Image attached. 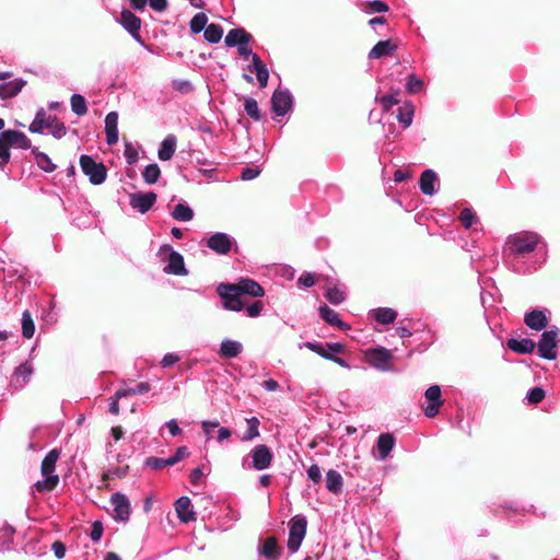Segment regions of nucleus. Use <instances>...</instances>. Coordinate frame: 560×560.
Segmentation results:
<instances>
[{"label":"nucleus","mask_w":560,"mask_h":560,"mask_svg":"<svg viewBox=\"0 0 560 560\" xmlns=\"http://www.w3.org/2000/svg\"><path fill=\"white\" fill-rule=\"evenodd\" d=\"M539 244H544V241L538 233L522 231L506 237L504 249L515 258H523L533 253Z\"/></svg>","instance_id":"nucleus-1"},{"label":"nucleus","mask_w":560,"mask_h":560,"mask_svg":"<svg viewBox=\"0 0 560 560\" xmlns=\"http://www.w3.org/2000/svg\"><path fill=\"white\" fill-rule=\"evenodd\" d=\"M10 148L31 149V140L19 130L8 129L0 133V168H3L11 159Z\"/></svg>","instance_id":"nucleus-2"},{"label":"nucleus","mask_w":560,"mask_h":560,"mask_svg":"<svg viewBox=\"0 0 560 560\" xmlns=\"http://www.w3.org/2000/svg\"><path fill=\"white\" fill-rule=\"evenodd\" d=\"M59 456L60 452L54 448L49 451L48 454L43 459L42 475L44 479L35 483V488L38 492H48L57 487L59 482V477L55 475L54 471Z\"/></svg>","instance_id":"nucleus-3"},{"label":"nucleus","mask_w":560,"mask_h":560,"mask_svg":"<svg viewBox=\"0 0 560 560\" xmlns=\"http://www.w3.org/2000/svg\"><path fill=\"white\" fill-rule=\"evenodd\" d=\"M161 261L165 262L163 271L167 275L187 276L188 270L185 267L184 257L180 253L174 250L172 246L162 245L158 252Z\"/></svg>","instance_id":"nucleus-4"},{"label":"nucleus","mask_w":560,"mask_h":560,"mask_svg":"<svg viewBox=\"0 0 560 560\" xmlns=\"http://www.w3.org/2000/svg\"><path fill=\"white\" fill-rule=\"evenodd\" d=\"M238 54L244 58H252V67H249V71L255 72L257 81L260 88H266L269 80V71L259 56L248 47V44H241L237 46Z\"/></svg>","instance_id":"nucleus-5"},{"label":"nucleus","mask_w":560,"mask_h":560,"mask_svg":"<svg viewBox=\"0 0 560 560\" xmlns=\"http://www.w3.org/2000/svg\"><path fill=\"white\" fill-rule=\"evenodd\" d=\"M559 336L560 330L557 327H551L549 330L542 332L537 345L538 355L541 359L555 360L557 358Z\"/></svg>","instance_id":"nucleus-6"},{"label":"nucleus","mask_w":560,"mask_h":560,"mask_svg":"<svg viewBox=\"0 0 560 560\" xmlns=\"http://www.w3.org/2000/svg\"><path fill=\"white\" fill-rule=\"evenodd\" d=\"M289 539H288V549L291 553H294L299 550L307 528L306 517L303 515H295L291 518L289 523Z\"/></svg>","instance_id":"nucleus-7"},{"label":"nucleus","mask_w":560,"mask_h":560,"mask_svg":"<svg viewBox=\"0 0 560 560\" xmlns=\"http://www.w3.org/2000/svg\"><path fill=\"white\" fill-rule=\"evenodd\" d=\"M82 172L89 177L93 185H101L105 182L107 170L102 163H97L92 156L83 154L80 156Z\"/></svg>","instance_id":"nucleus-8"},{"label":"nucleus","mask_w":560,"mask_h":560,"mask_svg":"<svg viewBox=\"0 0 560 560\" xmlns=\"http://www.w3.org/2000/svg\"><path fill=\"white\" fill-rule=\"evenodd\" d=\"M221 290H230L236 292L240 295H249L253 298H261L265 294L262 287L255 280L245 278L241 279L237 283H221Z\"/></svg>","instance_id":"nucleus-9"},{"label":"nucleus","mask_w":560,"mask_h":560,"mask_svg":"<svg viewBox=\"0 0 560 560\" xmlns=\"http://www.w3.org/2000/svg\"><path fill=\"white\" fill-rule=\"evenodd\" d=\"M110 504L113 506V518L117 522H127L130 517L131 505L130 501L124 493L115 492L110 497Z\"/></svg>","instance_id":"nucleus-10"},{"label":"nucleus","mask_w":560,"mask_h":560,"mask_svg":"<svg viewBox=\"0 0 560 560\" xmlns=\"http://www.w3.org/2000/svg\"><path fill=\"white\" fill-rule=\"evenodd\" d=\"M271 106L276 116L287 115L293 106V96L289 90H276L271 96Z\"/></svg>","instance_id":"nucleus-11"},{"label":"nucleus","mask_w":560,"mask_h":560,"mask_svg":"<svg viewBox=\"0 0 560 560\" xmlns=\"http://www.w3.org/2000/svg\"><path fill=\"white\" fill-rule=\"evenodd\" d=\"M250 457L252 464L248 467L256 470H265L270 467L273 454L267 445L259 444L250 451Z\"/></svg>","instance_id":"nucleus-12"},{"label":"nucleus","mask_w":560,"mask_h":560,"mask_svg":"<svg viewBox=\"0 0 560 560\" xmlns=\"http://www.w3.org/2000/svg\"><path fill=\"white\" fill-rule=\"evenodd\" d=\"M207 246L219 255H226L235 240L226 233L215 232L206 240Z\"/></svg>","instance_id":"nucleus-13"},{"label":"nucleus","mask_w":560,"mask_h":560,"mask_svg":"<svg viewBox=\"0 0 560 560\" xmlns=\"http://www.w3.org/2000/svg\"><path fill=\"white\" fill-rule=\"evenodd\" d=\"M441 396L442 393L439 385H431L427 388L424 397L428 401V406L424 408V415L428 418H434L439 413L440 408L443 405Z\"/></svg>","instance_id":"nucleus-14"},{"label":"nucleus","mask_w":560,"mask_h":560,"mask_svg":"<svg viewBox=\"0 0 560 560\" xmlns=\"http://www.w3.org/2000/svg\"><path fill=\"white\" fill-rule=\"evenodd\" d=\"M392 352L385 348H374L366 351L368 362L375 369L387 371V364L392 360Z\"/></svg>","instance_id":"nucleus-15"},{"label":"nucleus","mask_w":560,"mask_h":560,"mask_svg":"<svg viewBox=\"0 0 560 560\" xmlns=\"http://www.w3.org/2000/svg\"><path fill=\"white\" fill-rule=\"evenodd\" d=\"M156 198L158 196L153 191L135 192L130 195V206L143 214L153 207V205L156 201Z\"/></svg>","instance_id":"nucleus-16"},{"label":"nucleus","mask_w":560,"mask_h":560,"mask_svg":"<svg viewBox=\"0 0 560 560\" xmlns=\"http://www.w3.org/2000/svg\"><path fill=\"white\" fill-rule=\"evenodd\" d=\"M524 323L533 330L540 331L548 325V318L545 310H533L525 314Z\"/></svg>","instance_id":"nucleus-17"},{"label":"nucleus","mask_w":560,"mask_h":560,"mask_svg":"<svg viewBox=\"0 0 560 560\" xmlns=\"http://www.w3.org/2000/svg\"><path fill=\"white\" fill-rule=\"evenodd\" d=\"M395 438L392 433H382L378 435L376 441V452L375 456L378 460H385L395 446Z\"/></svg>","instance_id":"nucleus-18"},{"label":"nucleus","mask_w":560,"mask_h":560,"mask_svg":"<svg viewBox=\"0 0 560 560\" xmlns=\"http://www.w3.org/2000/svg\"><path fill=\"white\" fill-rule=\"evenodd\" d=\"M33 374V365L30 362L20 364L11 378V384L14 388H23L24 385L30 381Z\"/></svg>","instance_id":"nucleus-19"},{"label":"nucleus","mask_w":560,"mask_h":560,"mask_svg":"<svg viewBox=\"0 0 560 560\" xmlns=\"http://www.w3.org/2000/svg\"><path fill=\"white\" fill-rule=\"evenodd\" d=\"M175 511L177 513L178 518L188 523L196 520V513L191 508V501L188 497H180L175 502Z\"/></svg>","instance_id":"nucleus-20"},{"label":"nucleus","mask_w":560,"mask_h":560,"mask_svg":"<svg viewBox=\"0 0 560 560\" xmlns=\"http://www.w3.org/2000/svg\"><path fill=\"white\" fill-rule=\"evenodd\" d=\"M219 295L224 300L223 307L229 311L240 312L243 310L244 304L241 295L230 290H221V284L218 287Z\"/></svg>","instance_id":"nucleus-21"},{"label":"nucleus","mask_w":560,"mask_h":560,"mask_svg":"<svg viewBox=\"0 0 560 560\" xmlns=\"http://www.w3.org/2000/svg\"><path fill=\"white\" fill-rule=\"evenodd\" d=\"M105 133L108 145H113L118 142V114L116 112H110L106 115Z\"/></svg>","instance_id":"nucleus-22"},{"label":"nucleus","mask_w":560,"mask_h":560,"mask_svg":"<svg viewBox=\"0 0 560 560\" xmlns=\"http://www.w3.org/2000/svg\"><path fill=\"white\" fill-rule=\"evenodd\" d=\"M119 22L122 25V27L128 33H130L133 37H139V30L141 26V21L131 11L124 10L120 13Z\"/></svg>","instance_id":"nucleus-23"},{"label":"nucleus","mask_w":560,"mask_h":560,"mask_svg":"<svg viewBox=\"0 0 560 560\" xmlns=\"http://www.w3.org/2000/svg\"><path fill=\"white\" fill-rule=\"evenodd\" d=\"M439 182L438 175L432 170H425L419 180V186L424 195L432 196L436 192L435 186Z\"/></svg>","instance_id":"nucleus-24"},{"label":"nucleus","mask_w":560,"mask_h":560,"mask_svg":"<svg viewBox=\"0 0 560 560\" xmlns=\"http://www.w3.org/2000/svg\"><path fill=\"white\" fill-rule=\"evenodd\" d=\"M242 342L233 339H223L220 345L219 354L222 358L233 359L243 352Z\"/></svg>","instance_id":"nucleus-25"},{"label":"nucleus","mask_w":560,"mask_h":560,"mask_svg":"<svg viewBox=\"0 0 560 560\" xmlns=\"http://www.w3.org/2000/svg\"><path fill=\"white\" fill-rule=\"evenodd\" d=\"M506 345L510 350L521 354L532 353L536 348L535 341L528 338H510Z\"/></svg>","instance_id":"nucleus-26"},{"label":"nucleus","mask_w":560,"mask_h":560,"mask_svg":"<svg viewBox=\"0 0 560 560\" xmlns=\"http://www.w3.org/2000/svg\"><path fill=\"white\" fill-rule=\"evenodd\" d=\"M252 36L243 28H232L225 36L224 43L228 47H237L241 44H248Z\"/></svg>","instance_id":"nucleus-27"},{"label":"nucleus","mask_w":560,"mask_h":560,"mask_svg":"<svg viewBox=\"0 0 560 560\" xmlns=\"http://www.w3.org/2000/svg\"><path fill=\"white\" fill-rule=\"evenodd\" d=\"M326 488L329 492L334 494H339L343 487V479L339 471L335 469H329L326 472Z\"/></svg>","instance_id":"nucleus-28"},{"label":"nucleus","mask_w":560,"mask_h":560,"mask_svg":"<svg viewBox=\"0 0 560 560\" xmlns=\"http://www.w3.org/2000/svg\"><path fill=\"white\" fill-rule=\"evenodd\" d=\"M176 150V137L168 135L161 143L158 156L161 161H168L172 159Z\"/></svg>","instance_id":"nucleus-29"},{"label":"nucleus","mask_w":560,"mask_h":560,"mask_svg":"<svg viewBox=\"0 0 560 560\" xmlns=\"http://www.w3.org/2000/svg\"><path fill=\"white\" fill-rule=\"evenodd\" d=\"M320 317L331 326H336L340 329H348L349 326L345 324L340 318L337 312L328 307L327 305L319 307Z\"/></svg>","instance_id":"nucleus-30"},{"label":"nucleus","mask_w":560,"mask_h":560,"mask_svg":"<svg viewBox=\"0 0 560 560\" xmlns=\"http://www.w3.org/2000/svg\"><path fill=\"white\" fill-rule=\"evenodd\" d=\"M259 553L268 560H277L280 557V548L277 544V539L275 537L266 538Z\"/></svg>","instance_id":"nucleus-31"},{"label":"nucleus","mask_w":560,"mask_h":560,"mask_svg":"<svg viewBox=\"0 0 560 560\" xmlns=\"http://www.w3.org/2000/svg\"><path fill=\"white\" fill-rule=\"evenodd\" d=\"M194 210L186 202L177 203L171 212L172 218L179 222L191 221L194 219Z\"/></svg>","instance_id":"nucleus-32"},{"label":"nucleus","mask_w":560,"mask_h":560,"mask_svg":"<svg viewBox=\"0 0 560 560\" xmlns=\"http://www.w3.org/2000/svg\"><path fill=\"white\" fill-rule=\"evenodd\" d=\"M396 45L392 44L390 40L378 42L369 52V58L378 59L383 56H388L394 52Z\"/></svg>","instance_id":"nucleus-33"},{"label":"nucleus","mask_w":560,"mask_h":560,"mask_svg":"<svg viewBox=\"0 0 560 560\" xmlns=\"http://www.w3.org/2000/svg\"><path fill=\"white\" fill-rule=\"evenodd\" d=\"M25 82L21 79H16L10 82L0 84V97L9 98L13 97L23 89Z\"/></svg>","instance_id":"nucleus-34"},{"label":"nucleus","mask_w":560,"mask_h":560,"mask_svg":"<svg viewBox=\"0 0 560 560\" xmlns=\"http://www.w3.org/2000/svg\"><path fill=\"white\" fill-rule=\"evenodd\" d=\"M32 154L35 159L37 166L46 173H51L56 170V165L52 163L50 158L38 150V148H32Z\"/></svg>","instance_id":"nucleus-35"},{"label":"nucleus","mask_w":560,"mask_h":560,"mask_svg":"<svg viewBox=\"0 0 560 560\" xmlns=\"http://www.w3.org/2000/svg\"><path fill=\"white\" fill-rule=\"evenodd\" d=\"M246 423H247V430L241 436V441H243V442L253 441L254 439H256L260 435V432H259L260 421L258 418H256V417L247 418Z\"/></svg>","instance_id":"nucleus-36"},{"label":"nucleus","mask_w":560,"mask_h":560,"mask_svg":"<svg viewBox=\"0 0 560 560\" xmlns=\"http://www.w3.org/2000/svg\"><path fill=\"white\" fill-rule=\"evenodd\" d=\"M372 315L376 322L388 325L394 323L397 317V313L389 307H380L372 311Z\"/></svg>","instance_id":"nucleus-37"},{"label":"nucleus","mask_w":560,"mask_h":560,"mask_svg":"<svg viewBox=\"0 0 560 560\" xmlns=\"http://www.w3.org/2000/svg\"><path fill=\"white\" fill-rule=\"evenodd\" d=\"M413 113V105L405 103L398 108L397 119L405 128H408L412 124Z\"/></svg>","instance_id":"nucleus-38"},{"label":"nucleus","mask_w":560,"mask_h":560,"mask_svg":"<svg viewBox=\"0 0 560 560\" xmlns=\"http://www.w3.org/2000/svg\"><path fill=\"white\" fill-rule=\"evenodd\" d=\"M223 36V28L218 24H209L203 32V37L211 44H217Z\"/></svg>","instance_id":"nucleus-39"},{"label":"nucleus","mask_w":560,"mask_h":560,"mask_svg":"<svg viewBox=\"0 0 560 560\" xmlns=\"http://www.w3.org/2000/svg\"><path fill=\"white\" fill-rule=\"evenodd\" d=\"M151 386L147 382L139 383L136 387L120 388L117 390V397H127L131 395H142L148 393Z\"/></svg>","instance_id":"nucleus-40"},{"label":"nucleus","mask_w":560,"mask_h":560,"mask_svg":"<svg viewBox=\"0 0 560 560\" xmlns=\"http://www.w3.org/2000/svg\"><path fill=\"white\" fill-rule=\"evenodd\" d=\"M161 175L160 167L156 163H152L145 166L142 172L144 182L149 185L155 184Z\"/></svg>","instance_id":"nucleus-41"},{"label":"nucleus","mask_w":560,"mask_h":560,"mask_svg":"<svg viewBox=\"0 0 560 560\" xmlns=\"http://www.w3.org/2000/svg\"><path fill=\"white\" fill-rule=\"evenodd\" d=\"M35 332V324L31 313L26 310L22 314V334L25 338H32Z\"/></svg>","instance_id":"nucleus-42"},{"label":"nucleus","mask_w":560,"mask_h":560,"mask_svg":"<svg viewBox=\"0 0 560 560\" xmlns=\"http://www.w3.org/2000/svg\"><path fill=\"white\" fill-rule=\"evenodd\" d=\"M71 109L78 116H83L88 112L85 98L80 94H73L70 100Z\"/></svg>","instance_id":"nucleus-43"},{"label":"nucleus","mask_w":560,"mask_h":560,"mask_svg":"<svg viewBox=\"0 0 560 560\" xmlns=\"http://www.w3.org/2000/svg\"><path fill=\"white\" fill-rule=\"evenodd\" d=\"M208 18L205 13H197L189 23L190 31L194 34H199L201 31L205 32L207 25Z\"/></svg>","instance_id":"nucleus-44"},{"label":"nucleus","mask_w":560,"mask_h":560,"mask_svg":"<svg viewBox=\"0 0 560 560\" xmlns=\"http://www.w3.org/2000/svg\"><path fill=\"white\" fill-rule=\"evenodd\" d=\"M244 109L250 118H253L256 121L260 120V118H261L260 110L258 107V103L255 98H253V97L245 98Z\"/></svg>","instance_id":"nucleus-45"},{"label":"nucleus","mask_w":560,"mask_h":560,"mask_svg":"<svg viewBox=\"0 0 560 560\" xmlns=\"http://www.w3.org/2000/svg\"><path fill=\"white\" fill-rule=\"evenodd\" d=\"M49 133L56 138L61 139L67 133V128L63 122L58 121L56 117L50 118V126H48Z\"/></svg>","instance_id":"nucleus-46"},{"label":"nucleus","mask_w":560,"mask_h":560,"mask_svg":"<svg viewBox=\"0 0 560 560\" xmlns=\"http://www.w3.org/2000/svg\"><path fill=\"white\" fill-rule=\"evenodd\" d=\"M302 347L307 348L308 350L317 353L318 355H320L324 359L329 360V358H331V353L328 352V350L326 348V345L324 346V345H322L319 342L306 341V342H304L303 345L300 346V348H302Z\"/></svg>","instance_id":"nucleus-47"},{"label":"nucleus","mask_w":560,"mask_h":560,"mask_svg":"<svg viewBox=\"0 0 560 560\" xmlns=\"http://www.w3.org/2000/svg\"><path fill=\"white\" fill-rule=\"evenodd\" d=\"M325 296L331 304H340L345 301L346 293L342 289L334 287L327 289Z\"/></svg>","instance_id":"nucleus-48"},{"label":"nucleus","mask_w":560,"mask_h":560,"mask_svg":"<svg viewBox=\"0 0 560 560\" xmlns=\"http://www.w3.org/2000/svg\"><path fill=\"white\" fill-rule=\"evenodd\" d=\"M459 220L465 229H470L474 224H476L479 220L478 217L475 214V212L469 209L465 208L462 210L459 214Z\"/></svg>","instance_id":"nucleus-49"},{"label":"nucleus","mask_w":560,"mask_h":560,"mask_svg":"<svg viewBox=\"0 0 560 560\" xmlns=\"http://www.w3.org/2000/svg\"><path fill=\"white\" fill-rule=\"evenodd\" d=\"M423 81L416 74L411 73L407 77L406 90L408 93L417 94L423 89Z\"/></svg>","instance_id":"nucleus-50"},{"label":"nucleus","mask_w":560,"mask_h":560,"mask_svg":"<svg viewBox=\"0 0 560 560\" xmlns=\"http://www.w3.org/2000/svg\"><path fill=\"white\" fill-rule=\"evenodd\" d=\"M376 101L382 104L384 110H388L390 107L399 103L398 92L396 94H386L381 97H376Z\"/></svg>","instance_id":"nucleus-51"},{"label":"nucleus","mask_w":560,"mask_h":560,"mask_svg":"<svg viewBox=\"0 0 560 560\" xmlns=\"http://www.w3.org/2000/svg\"><path fill=\"white\" fill-rule=\"evenodd\" d=\"M388 5L381 0H373L368 2L365 12L366 13H384L388 11Z\"/></svg>","instance_id":"nucleus-52"},{"label":"nucleus","mask_w":560,"mask_h":560,"mask_svg":"<svg viewBox=\"0 0 560 560\" xmlns=\"http://www.w3.org/2000/svg\"><path fill=\"white\" fill-rule=\"evenodd\" d=\"M50 118L51 117H48L47 120H33L28 127V130L32 133L43 135L45 132V129H48V126H50Z\"/></svg>","instance_id":"nucleus-53"},{"label":"nucleus","mask_w":560,"mask_h":560,"mask_svg":"<svg viewBox=\"0 0 560 560\" xmlns=\"http://www.w3.org/2000/svg\"><path fill=\"white\" fill-rule=\"evenodd\" d=\"M128 474V466L110 468L104 474L105 479H121Z\"/></svg>","instance_id":"nucleus-54"},{"label":"nucleus","mask_w":560,"mask_h":560,"mask_svg":"<svg viewBox=\"0 0 560 560\" xmlns=\"http://www.w3.org/2000/svg\"><path fill=\"white\" fill-rule=\"evenodd\" d=\"M172 86L174 90L184 94L190 93L194 90L191 82L188 80H174Z\"/></svg>","instance_id":"nucleus-55"},{"label":"nucleus","mask_w":560,"mask_h":560,"mask_svg":"<svg viewBox=\"0 0 560 560\" xmlns=\"http://www.w3.org/2000/svg\"><path fill=\"white\" fill-rule=\"evenodd\" d=\"M124 155L128 164L132 165L138 161V150L131 143H126Z\"/></svg>","instance_id":"nucleus-56"},{"label":"nucleus","mask_w":560,"mask_h":560,"mask_svg":"<svg viewBox=\"0 0 560 560\" xmlns=\"http://www.w3.org/2000/svg\"><path fill=\"white\" fill-rule=\"evenodd\" d=\"M545 398V390L541 387H534L527 393L529 402L538 404Z\"/></svg>","instance_id":"nucleus-57"},{"label":"nucleus","mask_w":560,"mask_h":560,"mask_svg":"<svg viewBox=\"0 0 560 560\" xmlns=\"http://www.w3.org/2000/svg\"><path fill=\"white\" fill-rule=\"evenodd\" d=\"M145 467L153 470H161L165 467L164 458L160 457H148L144 462Z\"/></svg>","instance_id":"nucleus-58"},{"label":"nucleus","mask_w":560,"mask_h":560,"mask_svg":"<svg viewBox=\"0 0 560 560\" xmlns=\"http://www.w3.org/2000/svg\"><path fill=\"white\" fill-rule=\"evenodd\" d=\"M307 477L314 482L319 483L322 480V471L318 465L313 464L307 469Z\"/></svg>","instance_id":"nucleus-59"},{"label":"nucleus","mask_w":560,"mask_h":560,"mask_svg":"<svg viewBox=\"0 0 560 560\" xmlns=\"http://www.w3.org/2000/svg\"><path fill=\"white\" fill-rule=\"evenodd\" d=\"M298 284L300 288H310V287H313L315 284V277L313 273H310V272H305L303 273L299 280H298Z\"/></svg>","instance_id":"nucleus-60"},{"label":"nucleus","mask_w":560,"mask_h":560,"mask_svg":"<svg viewBox=\"0 0 560 560\" xmlns=\"http://www.w3.org/2000/svg\"><path fill=\"white\" fill-rule=\"evenodd\" d=\"M103 535V524L100 521H95L92 524L90 537L93 541H98Z\"/></svg>","instance_id":"nucleus-61"},{"label":"nucleus","mask_w":560,"mask_h":560,"mask_svg":"<svg viewBox=\"0 0 560 560\" xmlns=\"http://www.w3.org/2000/svg\"><path fill=\"white\" fill-rule=\"evenodd\" d=\"M264 304L261 301H255L252 305L246 308L249 317H258L262 311Z\"/></svg>","instance_id":"nucleus-62"},{"label":"nucleus","mask_w":560,"mask_h":560,"mask_svg":"<svg viewBox=\"0 0 560 560\" xmlns=\"http://www.w3.org/2000/svg\"><path fill=\"white\" fill-rule=\"evenodd\" d=\"M260 174V170L258 167H245L242 171L241 178L243 180H252L256 178Z\"/></svg>","instance_id":"nucleus-63"},{"label":"nucleus","mask_w":560,"mask_h":560,"mask_svg":"<svg viewBox=\"0 0 560 560\" xmlns=\"http://www.w3.org/2000/svg\"><path fill=\"white\" fill-rule=\"evenodd\" d=\"M164 427L168 430V433L172 436H177L182 434V429L179 428L177 421L175 419H171L164 423Z\"/></svg>","instance_id":"nucleus-64"}]
</instances>
